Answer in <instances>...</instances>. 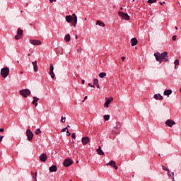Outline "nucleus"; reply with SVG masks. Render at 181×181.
Instances as JSON below:
<instances>
[{
	"mask_svg": "<svg viewBox=\"0 0 181 181\" xmlns=\"http://www.w3.org/2000/svg\"><path fill=\"white\" fill-rule=\"evenodd\" d=\"M156 57V60L159 62V63H162L163 62H169V57H168V52H163L162 54L159 52H156L154 54Z\"/></svg>",
	"mask_w": 181,
	"mask_h": 181,
	"instance_id": "f257e3e1",
	"label": "nucleus"
},
{
	"mask_svg": "<svg viewBox=\"0 0 181 181\" xmlns=\"http://www.w3.org/2000/svg\"><path fill=\"white\" fill-rule=\"evenodd\" d=\"M66 21L68 22V23L72 22L73 26L76 27V25H77V16H76L74 13L72 15V16H66Z\"/></svg>",
	"mask_w": 181,
	"mask_h": 181,
	"instance_id": "f03ea898",
	"label": "nucleus"
},
{
	"mask_svg": "<svg viewBox=\"0 0 181 181\" xmlns=\"http://www.w3.org/2000/svg\"><path fill=\"white\" fill-rule=\"evenodd\" d=\"M9 74V68L5 67L1 69V76L4 77V78H6L8 77V75Z\"/></svg>",
	"mask_w": 181,
	"mask_h": 181,
	"instance_id": "7ed1b4c3",
	"label": "nucleus"
},
{
	"mask_svg": "<svg viewBox=\"0 0 181 181\" xmlns=\"http://www.w3.org/2000/svg\"><path fill=\"white\" fill-rule=\"evenodd\" d=\"M20 94L25 98H27L28 95H30V90L29 89H23L20 90Z\"/></svg>",
	"mask_w": 181,
	"mask_h": 181,
	"instance_id": "20e7f679",
	"label": "nucleus"
},
{
	"mask_svg": "<svg viewBox=\"0 0 181 181\" xmlns=\"http://www.w3.org/2000/svg\"><path fill=\"white\" fill-rule=\"evenodd\" d=\"M22 36H23V30L18 28L17 35L15 36L16 40H19V39H22Z\"/></svg>",
	"mask_w": 181,
	"mask_h": 181,
	"instance_id": "39448f33",
	"label": "nucleus"
},
{
	"mask_svg": "<svg viewBox=\"0 0 181 181\" xmlns=\"http://www.w3.org/2000/svg\"><path fill=\"white\" fill-rule=\"evenodd\" d=\"M118 15L122 17V19H124L125 21H129V16L127 13L119 11Z\"/></svg>",
	"mask_w": 181,
	"mask_h": 181,
	"instance_id": "423d86ee",
	"label": "nucleus"
},
{
	"mask_svg": "<svg viewBox=\"0 0 181 181\" xmlns=\"http://www.w3.org/2000/svg\"><path fill=\"white\" fill-rule=\"evenodd\" d=\"M63 165L66 168H69V166L73 165V160H71V158H66L64 160Z\"/></svg>",
	"mask_w": 181,
	"mask_h": 181,
	"instance_id": "0eeeda50",
	"label": "nucleus"
},
{
	"mask_svg": "<svg viewBox=\"0 0 181 181\" xmlns=\"http://www.w3.org/2000/svg\"><path fill=\"white\" fill-rule=\"evenodd\" d=\"M112 101H114V98H105V103L104 104V107H105L106 108H108L110 104H111V103H112Z\"/></svg>",
	"mask_w": 181,
	"mask_h": 181,
	"instance_id": "6e6552de",
	"label": "nucleus"
},
{
	"mask_svg": "<svg viewBox=\"0 0 181 181\" xmlns=\"http://www.w3.org/2000/svg\"><path fill=\"white\" fill-rule=\"evenodd\" d=\"M26 134L28 136V140L32 141V139H33V133H32V131L30 130V129H27Z\"/></svg>",
	"mask_w": 181,
	"mask_h": 181,
	"instance_id": "1a4fd4ad",
	"label": "nucleus"
},
{
	"mask_svg": "<svg viewBox=\"0 0 181 181\" xmlns=\"http://www.w3.org/2000/svg\"><path fill=\"white\" fill-rule=\"evenodd\" d=\"M30 43L34 46H40V45H42V42L37 40H30Z\"/></svg>",
	"mask_w": 181,
	"mask_h": 181,
	"instance_id": "9d476101",
	"label": "nucleus"
},
{
	"mask_svg": "<svg viewBox=\"0 0 181 181\" xmlns=\"http://www.w3.org/2000/svg\"><path fill=\"white\" fill-rule=\"evenodd\" d=\"M54 70V66H53V64H51L49 65V75L52 78H54V72L53 71Z\"/></svg>",
	"mask_w": 181,
	"mask_h": 181,
	"instance_id": "9b49d317",
	"label": "nucleus"
},
{
	"mask_svg": "<svg viewBox=\"0 0 181 181\" xmlns=\"http://www.w3.org/2000/svg\"><path fill=\"white\" fill-rule=\"evenodd\" d=\"M165 124H167L168 127H170V128H172V127H173V125H176V122H175V121H173L172 119H168L165 122Z\"/></svg>",
	"mask_w": 181,
	"mask_h": 181,
	"instance_id": "f8f14e48",
	"label": "nucleus"
},
{
	"mask_svg": "<svg viewBox=\"0 0 181 181\" xmlns=\"http://www.w3.org/2000/svg\"><path fill=\"white\" fill-rule=\"evenodd\" d=\"M40 160L41 162H46L47 160V155L46 153H42L40 156Z\"/></svg>",
	"mask_w": 181,
	"mask_h": 181,
	"instance_id": "ddd939ff",
	"label": "nucleus"
},
{
	"mask_svg": "<svg viewBox=\"0 0 181 181\" xmlns=\"http://www.w3.org/2000/svg\"><path fill=\"white\" fill-rule=\"evenodd\" d=\"M81 142H82L83 145H87V144H88V142H90V138L88 136L83 137Z\"/></svg>",
	"mask_w": 181,
	"mask_h": 181,
	"instance_id": "4468645a",
	"label": "nucleus"
},
{
	"mask_svg": "<svg viewBox=\"0 0 181 181\" xmlns=\"http://www.w3.org/2000/svg\"><path fill=\"white\" fill-rule=\"evenodd\" d=\"M106 165H107V166H108V165H110V166H112V168H114V169H115L116 170H117V169H118V166H117V165H115V161H114V160L110 161Z\"/></svg>",
	"mask_w": 181,
	"mask_h": 181,
	"instance_id": "2eb2a0df",
	"label": "nucleus"
},
{
	"mask_svg": "<svg viewBox=\"0 0 181 181\" xmlns=\"http://www.w3.org/2000/svg\"><path fill=\"white\" fill-rule=\"evenodd\" d=\"M153 98H155V100H163V96H162L160 94L158 93V94L154 95Z\"/></svg>",
	"mask_w": 181,
	"mask_h": 181,
	"instance_id": "dca6fc26",
	"label": "nucleus"
},
{
	"mask_svg": "<svg viewBox=\"0 0 181 181\" xmlns=\"http://www.w3.org/2000/svg\"><path fill=\"white\" fill-rule=\"evenodd\" d=\"M132 46H136L138 45V40L136 38H132L131 40Z\"/></svg>",
	"mask_w": 181,
	"mask_h": 181,
	"instance_id": "f3484780",
	"label": "nucleus"
},
{
	"mask_svg": "<svg viewBox=\"0 0 181 181\" xmlns=\"http://www.w3.org/2000/svg\"><path fill=\"white\" fill-rule=\"evenodd\" d=\"M33 66V69H34V71H37L38 68H37V61H35L32 63Z\"/></svg>",
	"mask_w": 181,
	"mask_h": 181,
	"instance_id": "a211bd4d",
	"label": "nucleus"
},
{
	"mask_svg": "<svg viewBox=\"0 0 181 181\" xmlns=\"http://www.w3.org/2000/svg\"><path fill=\"white\" fill-rule=\"evenodd\" d=\"M33 101L32 102V104L35 105V107H37V101H39V98L33 97Z\"/></svg>",
	"mask_w": 181,
	"mask_h": 181,
	"instance_id": "6ab92c4d",
	"label": "nucleus"
},
{
	"mask_svg": "<svg viewBox=\"0 0 181 181\" xmlns=\"http://www.w3.org/2000/svg\"><path fill=\"white\" fill-rule=\"evenodd\" d=\"M49 172H57V167L56 165H52L49 167Z\"/></svg>",
	"mask_w": 181,
	"mask_h": 181,
	"instance_id": "aec40b11",
	"label": "nucleus"
},
{
	"mask_svg": "<svg viewBox=\"0 0 181 181\" xmlns=\"http://www.w3.org/2000/svg\"><path fill=\"white\" fill-rule=\"evenodd\" d=\"M96 25H99V26H101L102 28H104V26H105V24H104V23L100 20H98L96 21Z\"/></svg>",
	"mask_w": 181,
	"mask_h": 181,
	"instance_id": "412c9836",
	"label": "nucleus"
},
{
	"mask_svg": "<svg viewBox=\"0 0 181 181\" xmlns=\"http://www.w3.org/2000/svg\"><path fill=\"white\" fill-rule=\"evenodd\" d=\"M163 94L164 95H170V94H172V90L170 89L165 90Z\"/></svg>",
	"mask_w": 181,
	"mask_h": 181,
	"instance_id": "4be33fe9",
	"label": "nucleus"
},
{
	"mask_svg": "<svg viewBox=\"0 0 181 181\" xmlns=\"http://www.w3.org/2000/svg\"><path fill=\"white\" fill-rule=\"evenodd\" d=\"M96 151L98 155H104V151L101 150V146H99Z\"/></svg>",
	"mask_w": 181,
	"mask_h": 181,
	"instance_id": "5701e85b",
	"label": "nucleus"
},
{
	"mask_svg": "<svg viewBox=\"0 0 181 181\" xmlns=\"http://www.w3.org/2000/svg\"><path fill=\"white\" fill-rule=\"evenodd\" d=\"M31 175H33V179H35V181H37V172H35V173H34L33 172H31Z\"/></svg>",
	"mask_w": 181,
	"mask_h": 181,
	"instance_id": "b1692460",
	"label": "nucleus"
},
{
	"mask_svg": "<svg viewBox=\"0 0 181 181\" xmlns=\"http://www.w3.org/2000/svg\"><path fill=\"white\" fill-rule=\"evenodd\" d=\"M71 37H70V34H67L65 37H64V40L66 42H70Z\"/></svg>",
	"mask_w": 181,
	"mask_h": 181,
	"instance_id": "393cba45",
	"label": "nucleus"
},
{
	"mask_svg": "<svg viewBox=\"0 0 181 181\" xmlns=\"http://www.w3.org/2000/svg\"><path fill=\"white\" fill-rule=\"evenodd\" d=\"M105 76H107V73H105V72H101L100 74H99V77L100 78H104V77H105Z\"/></svg>",
	"mask_w": 181,
	"mask_h": 181,
	"instance_id": "a878e982",
	"label": "nucleus"
},
{
	"mask_svg": "<svg viewBox=\"0 0 181 181\" xmlns=\"http://www.w3.org/2000/svg\"><path fill=\"white\" fill-rule=\"evenodd\" d=\"M115 129H119L121 128V123L119 122H116V127H114Z\"/></svg>",
	"mask_w": 181,
	"mask_h": 181,
	"instance_id": "bb28decb",
	"label": "nucleus"
},
{
	"mask_svg": "<svg viewBox=\"0 0 181 181\" xmlns=\"http://www.w3.org/2000/svg\"><path fill=\"white\" fill-rule=\"evenodd\" d=\"M162 168H163V170H167L168 176H170V170H169L168 168L163 165Z\"/></svg>",
	"mask_w": 181,
	"mask_h": 181,
	"instance_id": "cd10ccee",
	"label": "nucleus"
},
{
	"mask_svg": "<svg viewBox=\"0 0 181 181\" xmlns=\"http://www.w3.org/2000/svg\"><path fill=\"white\" fill-rule=\"evenodd\" d=\"M35 134L36 135H40V134H42V131H40V129H35Z\"/></svg>",
	"mask_w": 181,
	"mask_h": 181,
	"instance_id": "c85d7f7f",
	"label": "nucleus"
},
{
	"mask_svg": "<svg viewBox=\"0 0 181 181\" xmlns=\"http://www.w3.org/2000/svg\"><path fill=\"white\" fill-rule=\"evenodd\" d=\"M93 86H98V79H93Z\"/></svg>",
	"mask_w": 181,
	"mask_h": 181,
	"instance_id": "c756f323",
	"label": "nucleus"
},
{
	"mask_svg": "<svg viewBox=\"0 0 181 181\" xmlns=\"http://www.w3.org/2000/svg\"><path fill=\"white\" fill-rule=\"evenodd\" d=\"M174 64H175V69H176V66H179V59H175V61L174 62Z\"/></svg>",
	"mask_w": 181,
	"mask_h": 181,
	"instance_id": "7c9ffc66",
	"label": "nucleus"
},
{
	"mask_svg": "<svg viewBox=\"0 0 181 181\" xmlns=\"http://www.w3.org/2000/svg\"><path fill=\"white\" fill-rule=\"evenodd\" d=\"M104 119L105 121H108V119H110V115H104Z\"/></svg>",
	"mask_w": 181,
	"mask_h": 181,
	"instance_id": "2f4dec72",
	"label": "nucleus"
},
{
	"mask_svg": "<svg viewBox=\"0 0 181 181\" xmlns=\"http://www.w3.org/2000/svg\"><path fill=\"white\" fill-rule=\"evenodd\" d=\"M147 2L148 4H155V2H156V0H148Z\"/></svg>",
	"mask_w": 181,
	"mask_h": 181,
	"instance_id": "473e14b6",
	"label": "nucleus"
},
{
	"mask_svg": "<svg viewBox=\"0 0 181 181\" xmlns=\"http://www.w3.org/2000/svg\"><path fill=\"white\" fill-rule=\"evenodd\" d=\"M83 50V49H81V47H79L78 49H77V52L78 53H81V51Z\"/></svg>",
	"mask_w": 181,
	"mask_h": 181,
	"instance_id": "72a5a7b5",
	"label": "nucleus"
},
{
	"mask_svg": "<svg viewBox=\"0 0 181 181\" xmlns=\"http://www.w3.org/2000/svg\"><path fill=\"white\" fill-rule=\"evenodd\" d=\"M61 118V122H66V117H62Z\"/></svg>",
	"mask_w": 181,
	"mask_h": 181,
	"instance_id": "f704fd0d",
	"label": "nucleus"
},
{
	"mask_svg": "<svg viewBox=\"0 0 181 181\" xmlns=\"http://www.w3.org/2000/svg\"><path fill=\"white\" fill-rule=\"evenodd\" d=\"M71 138H73L74 139H76V133H73L71 134Z\"/></svg>",
	"mask_w": 181,
	"mask_h": 181,
	"instance_id": "c9c22d12",
	"label": "nucleus"
},
{
	"mask_svg": "<svg viewBox=\"0 0 181 181\" xmlns=\"http://www.w3.org/2000/svg\"><path fill=\"white\" fill-rule=\"evenodd\" d=\"M66 129L69 130V129H67V127H65L64 129H62V132H66Z\"/></svg>",
	"mask_w": 181,
	"mask_h": 181,
	"instance_id": "e433bc0d",
	"label": "nucleus"
},
{
	"mask_svg": "<svg viewBox=\"0 0 181 181\" xmlns=\"http://www.w3.org/2000/svg\"><path fill=\"white\" fill-rule=\"evenodd\" d=\"M66 135H67V136H70V135H71V133H70V132H69V130H67Z\"/></svg>",
	"mask_w": 181,
	"mask_h": 181,
	"instance_id": "4c0bfd02",
	"label": "nucleus"
},
{
	"mask_svg": "<svg viewBox=\"0 0 181 181\" xmlns=\"http://www.w3.org/2000/svg\"><path fill=\"white\" fill-rule=\"evenodd\" d=\"M88 86H89V87H93V88H95V86L94 85H92L91 83H88Z\"/></svg>",
	"mask_w": 181,
	"mask_h": 181,
	"instance_id": "58836bf2",
	"label": "nucleus"
},
{
	"mask_svg": "<svg viewBox=\"0 0 181 181\" xmlns=\"http://www.w3.org/2000/svg\"><path fill=\"white\" fill-rule=\"evenodd\" d=\"M172 175H173V177H172V179H173V181H175V173H172Z\"/></svg>",
	"mask_w": 181,
	"mask_h": 181,
	"instance_id": "ea45409f",
	"label": "nucleus"
},
{
	"mask_svg": "<svg viewBox=\"0 0 181 181\" xmlns=\"http://www.w3.org/2000/svg\"><path fill=\"white\" fill-rule=\"evenodd\" d=\"M172 40L173 41L176 40V35H173V37H172Z\"/></svg>",
	"mask_w": 181,
	"mask_h": 181,
	"instance_id": "a19ab883",
	"label": "nucleus"
},
{
	"mask_svg": "<svg viewBox=\"0 0 181 181\" xmlns=\"http://www.w3.org/2000/svg\"><path fill=\"white\" fill-rule=\"evenodd\" d=\"M2 139H4V136H0V142H2Z\"/></svg>",
	"mask_w": 181,
	"mask_h": 181,
	"instance_id": "79ce46f5",
	"label": "nucleus"
},
{
	"mask_svg": "<svg viewBox=\"0 0 181 181\" xmlns=\"http://www.w3.org/2000/svg\"><path fill=\"white\" fill-rule=\"evenodd\" d=\"M88 97L87 96H85L84 97V100L82 101V103H84L86 101V100H87Z\"/></svg>",
	"mask_w": 181,
	"mask_h": 181,
	"instance_id": "37998d69",
	"label": "nucleus"
},
{
	"mask_svg": "<svg viewBox=\"0 0 181 181\" xmlns=\"http://www.w3.org/2000/svg\"><path fill=\"white\" fill-rule=\"evenodd\" d=\"M49 2H50L51 4H53V2H56V0H49Z\"/></svg>",
	"mask_w": 181,
	"mask_h": 181,
	"instance_id": "c03bdc74",
	"label": "nucleus"
},
{
	"mask_svg": "<svg viewBox=\"0 0 181 181\" xmlns=\"http://www.w3.org/2000/svg\"><path fill=\"white\" fill-rule=\"evenodd\" d=\"M122 60L124 62L125 60V57H122Z\"/></svg>",
	"mask_w": 181,
	"mask_h": 181,
	"instance_id": "a18cd8bd",
	"label": "nucleus"
},
{
	"mask_svg": "<svg viewBox=\"0 0 181 181\" xmlns=\"http://www.w3.org/2000/svg\"><path fill=\"white\" fill-rule=\"evenodd\" d=\"M84 83H86V81H84V79H83L82 81H81V83L84 84Z\"/></svg>",
	"mask_w": 181,
	"mask_h": 181,
	"instance_id": "49530a36",
	"label": "nucleus"
},
{
	"mask_svg": "<svg viewBox=\"0 0 181 181\" xmlns=\"http://www.w3.org/2000/svg\"><path fill=\"white\" fill-rule=\"evenodd\" d=\"M0 132H4V128H0Z\"/></svg>",
	"mask_w": 181,
	"mask_h": 181,
	"instance_id": "de8ad7c7",
	"label": "nucleus"
},
{
	"mask_svg": "<svg viewBox=\"0 0 181 181\" xmlns=\"http://www.w3.org/2000/svg\"><path fill=\"white\" fill-rule=\"evenodd\" d=\"M97 88H100V84L96 85Z\"/></svg>",
	"mask_w": 181,
	"mask_h": 181,
	"instance_id": "09e8293b",
	"label": "nucleus"
},
{
	"mask_svg": "<svg viewBox=\"0 0 181 181\" xmlns=\"http://www.w3.org/2000/svg\"><path fill=\"white\" fill-rule=\"evenodd\" d=\"M75 39H76V40H78V36L75 35Z\"/></svg>",
	"mask_w": 181,
	"mask_h": 181,
	"instance_id": "8fccbe9b",
	"label": "nucleus"
},
{
	"mask_svg": "<svg viewBox=\"0 0 181 181\" xmlns=\"http://www.w3.org/2000/svg\"><path fill=\"white\" fill-rule=\"evenodd\" d=\"M168 176H171L172 177H173V175H172V173H170V175Z\"/></svg>",
	"mask_w": 181,
	"mask_h": 181,
	"instance_id": "3c124183",
	"label": "nucleus"
},
{
	"mask_svg": "<svg viewBox=\"0 0 181 181\" xmlns=\"http://www.w3.org/2000/svg\"><path fill=\"white\" fill-rule=\"evenodd\" d=\"M163 4H165V1H163V3L160 2V5H163Z\"/></svg>",
	"mask_w": 181,
	"mask_h": 181,
	"instance_id": "603ef678",
	"label": "nucleus"
},
{
	"mask_svg": "<svg viewBox=\"0 0 181 181\" xmlns=\"http://www.w3.org/2000/svg\"><path fill=\"white\" fill-rule=\"evenodd\" d=\"M175 29H176V30H177V26H175Z\"/></svg>",
	"mask_w": 181,
	"mask_h": 181,
	"instance_id": "864d4df0",
	"label": "nucleus"
},
{
	"mask_svg": "<svg viewBox=\"0 0 181 181\" xmlns=\"http://www.w3.org/2000/svg\"><path fill=\"white\" fill-rule=\"evenodd\" d=\"M122 9H124L122 7L120 8V11H122Z\"/></svg>",
	"mask_w": 181,
	"mask_h": 181,
	"instance_id": "5fc2aeb1",
	"label": "nucleus"
},
{
	"mask_svg": "<svg viewBox=\"0 0 181 181\" xmlns=\"http://www.w3.org/2000/svg\"><path fill=\"white\" fill-rule=\"evenodd\" d=\"M66 128L68 129V128H70V126L69 125H68L67 127H66Z\"/></svg>",
	"mask_w": 181,
	"mask_h": 181,
	"instance_id": "6e6d98bb",
	"label": "nucleus"
},
{
	"mask_svg": "<svg viewBox=\"0 0 181 181\" xmlns=\"http://www.w3.org/2000/svg\"><path fill=\"white\" fill-rule=\"evenodd\" d=\"M21 74H23V71H21Z\"/></svg>",
	"mask_w": 181,
	"mask_h": 181,
	"instance_id": "4d7b16f0",
	"label": "nucleus"
},
{
	"mask_svg": "<svg viewBox=\"0 0 181 181\" xmlns=\"http://www.w3.org/2000/svg\"><path fill=\"white\" fill-rule=\"evenodd\" d=\"M28 57L30 56V54H28Z\"/></svg>",
	"mask_w": 181,
	"mask_h": 181,
	"instance_id": "13d9d810",
	"label": "nucleus"
},
{
	"mask_svg": "<svg viewBox=\"0 0 181 181\" xmlns=\"http://www.w3.org/2000/svg\"><path fill=\"white\" fill-rule=\"evenodd\" d=\"M180 93H181V88H180Z\"/></svg>",
	"mask_w": 181,
	"mask_h": 181,
	"instance_id": "bf43d9fd",
	"label": "nucleus"
},
{
	"mask_svg": "<svg viewBox=\"0 0 181 181\" xmlns=\"http://www.w3.org/2000/svg\"><path fill=\"white\" fill-rule=\"evenodd\" d=\"M85 21H87V18H85Z\"/></svg>",
	"mask_w": 181,
	"mask_h": 181,
	"instance_id": "052dcab7",
	"label": "nucleus"
},
{
	"mask_svg": "<svg viewBox=\"0 0 181 181\" xmlns=\"http://www.w3.org/2000/svg\"><path fill=\"white\" fill-rule=\"evenodd\" d=\"M17 63H19V61H17Z\"/></svg>",
	"mask_w": 181,
	"mask_h": 181,
	"instance_id": "680f3d73",
	"label": "nucleus"
},
{
	"mask_svg": "<svg viewBox=\"0 0 181 181\" xmlns=\"http://www.w3.org/2000/svg\"><path fill=\"white\" fill-rule=\"evenodd\" d=\"M135 1V0H133V2H134Z\"/></svg>",
	"mask_w": 181,
	"mask_h": 181,
	"instance_id": "e2e57ef3",
	"label": "nucleus"
},
{
	"mask_svg": "<svg viewBox=\"0 0 181 181\" xmlns=\"http://www.w3.org/2000/svg\"><path fill=\"white\" fill-rule=\"evenodd\" d=\"M69 181H73L72 180H70Z\"/></svg>",
	"mask_w": 181,
	"mask_h": 181,
	"instance_id": "0e129e2a",
	"label": "nucleus"
}]
</instances>
